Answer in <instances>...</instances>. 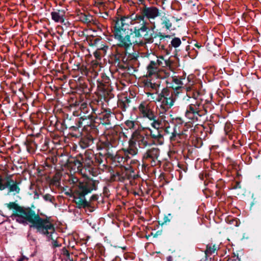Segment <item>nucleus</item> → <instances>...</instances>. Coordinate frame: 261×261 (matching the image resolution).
<instances>
[{"label": "nucleus", "mask_w": 261, "mask_h": 261, "mask_svg": "<svg viewBox=\"0 0 261 261\" xmlns=\"http://www.w3.org/2000/svg\"><path fill=\"white\" fill-rule=\"evenodd\" d=\"M146 28H139L127 16L118 19L115 24V38L117 40L118 46L124 47L127 60H135L138 57L136 51L128 52L133 44L137 43V38L142 36L141 33L146 32Z\"/></svg>", "instance_id": "nucleus-1"}, {"label": "nucleus", "mask_w": 261, "mask_h": 261, "mask_svg": "<svg viewBox=\"0 0 261 261\" xmlns=\"http://www.w3.org/2000/svg\"><path fill=\"white\" fill-rule=\"evenodd\" d=\"M6 205L9 210H14L13 216L17 222L28 225L30 228L36 229L37 232H43L44 229L49 228V220L40 217L30 207L21 206L13 202Z\"/></svg>", "instance_id": "nucleus-2"}, {"label": "nucleus", "mask_w": 261, "mask_h": 261, "mask_svg": "<svg viewBox=\"0 0 261 261\" xmlns=\"http://www.w3.org/2000/svg\"><path fill=\"white\" fill-rule=\"evenodd\" d=\"M160 10L155 6H151L148 7L146 5L140 9V13L136 14L132 13L130 15L127 16L134 22L136 25L140 23L141 27H146V32L149 29L148 25L150 23L151 25V29L153 30L155 28V19L160 16Z\"/></svg>", "instance_id": "nucleus-3"}, {"label": "nucleus", "mask_w": 261, "mask_h": 261, "mask_svg": "<svg viewBox=\"0 0 261 261\" xmlns=\"http://www.w3.org/2000/svg\"><path fill=\"white\" fill-rule=\"evenodd\" d=\"M146 94L148 100L158 102L156 108L161 119L164 118L165 114L173 106L176 100L172 92L168 88L163 89L157 96L150 92H146Z\"/></svg>", "instance_id": "nucleus-4"}, {"label": "nucleus", "mask_w": 261, "mask_h": 261, "mask_svg": "<svg viewBox=\"0 0 261 261\" xmlns=\"http://www.w3.org/2000/svg\"><path fill=\"white\" fill-rule=\"evenodd\" d=\"M96 183L92 181L79 184L74 194V200L79 207L88 205V203L85 199V195L93 190H96Z\"/></svg>", "instance_id": "nucleus-5"}, {"label": "nucleus", "mask_w": 261, "mask_h": 261, "mask_svg": "<svg viewBox=\"0 0 261 261\" xmlns=\"http://www.w3.org/2000/svg\"><path fill=\"white\" fill-rule=\"evenodd\" d=\"M131 139L140 148H145L151 144L150 135L143 130H136L132 135Z\"/></svg>", "instance_id": "nucleus-6"}, {"label": "nucleus", "mask_w": 261, "mask_h": 261, "mask_svg": "<svg viewBox=\"0 0 261 261\" xmlns=\"http://www.w3.org/2000/svg\"><path fill=\"white\" fill-rule=\"evenodd\" d=\"M201 109L202 107L198 101L195 103H191L187 109L185 116L190 120L198 121V117L203 115L201 113Z\"/></svg>", "instance_id": "nucleus-7"}, {"label": "nucleus", "mask_w": 261, "mask_h": 261, "mask_svg": "<svg viewBox=\"0 0 261 261\" xmlns=\"http://www.w3.org/2000/svg\"><path fill=\"white\" fill-rule=\"evenodd\" d=\"M49 228L44 229L43 232H39L40 234L45 235L48 241H51V245L54 247H58L61 246V243H59L57 240V236L55 231V228L53 224L49 221Z\"/></svg>", "instance_id": "nucleus-8"}, {"label": "nucleus", "mask_w": 261, "mask_h": 261, "mask_svg": "<svg viewBox=\"0 0 261 261\" xmlns=\"http://www.w3.org/2000/svg\"><path fill=\"white\" fill-rule=\"evenodd\" d=\"M20 182L14 181L10 177L5 178V186L8 188V194L17 195L20 193V189L19 185Z\"/></svg>", "instance_id": "nucleus-9"}, {"label": "nucleus", "mask_w": 261, "mask_h": 261, "mask_svg": "<svg viewBox=\"0 0 261 261\" xmlns=\"http://www.w3.org/2000/svg\"><path fill=\"white\" fill-rule=\"evenodd\" d=\"M143 117L147 118L150 121L151 126L155 129H159L161 127V120L158 118L153 111L150 109L148 112L143 115Z\"/></svg>", "instance_id": "nucleus-10"}, {"label": "nucleus", "mask_w": 261, "mask_h": 261, "mask_svg": "<svg viewBox=\"0 0 261 261\" xmlns=\"http://www.w3.org/2000/svg\"><path fill=\"white\" fill-rule=\"evenodd\" d=\"M160 154V150L157 147H152L144 153L143 158L145 160L151 159L154 161Z\"/></svg>", "instance_id": "nucleus-11"}, {"label": "nucleus", "mask_w": 261, "mask_h": 261, "mask_svg": "<svg viewBox=\"0 0 261 261\" xmlns=\"http://www.w3.org/2000/svg\"><path fill=\"white\" fill-rule=\"evenodd\" d=\"M169 80L173 82L175 85L172 87L173 89H175L174 93L175 95H177L179 94L178 90L181 89H184V87H183L184 83L181 81V79L176 76H172Z\"/></svg>", "instance_id": "nucleus-12"}, {"label": "nucleus", "mask_w": 261, "mask_h": 261, "mask_svg": "<svg viewBox=\"0 0 261 261\" xmlns=\"http://www.w3.org/2000/svg\"><path fill=\"white\" fill-rule=\"evenodd\" d=\"M52 19L56 22L63 23L64 22L65 12L63 11L58 10L51 13Z\"/></svg>", "instance_id": "nucleus-13"}, {"label": "nucleus", "mask_w": 261, "mask_h": 261, "mask_svg": "<svg viewBox=\"0 0 261 261\" xmlns=\"http://www.w3.org/2000/svg\"><path fill=\"white\" fill-rule=\"evenodd\" d=\"M156 63L154 61H150L147 66V73L149 76L155 74L158 72V67Z\"/></svg>", "instance_id": "nucleus-14"}, {"label": "nucleus", "mask_w": 261, "mask_h": 261, "mask_svg": "<svg viewBox=\"0 0 261 261\" xmlns=\"http://www.w3.org/2000/svg\"><path fill=\"white\" fill-rule=\"evenodd\" d=\"M129 146L127 150L125 151V153H128L132 155H135L137 154L138 149L136 146V144L130 139L129 141Z\"/></svg>", "instance_id": "nucleus-15"}, {"label": "nucleus", "mask_w": 261, "mask_h": 261, "mask_svg": "<svg viewBox=\"0 0 261 261\" xmlns=\"http://www.w3.org/2000/svg\"><path fill=\"white\" fill-rule=\"evenodd\" d=\"M218 249V247L215 245L212 244H207L206 245V250H205V256H209L213 254H214Z\"/></svg>", "instance_id": "nucleus-16"}, {"label": "nucleus", "mask_w": 261, "mask_h": 261, "mask_svg": "<svg viewBox=\"0 0 261 261\" xmlns=\"http://www.w3.org/2000/svg\"><path fill=\"white\" fill-rule=\"evenodd\" d=\"M138 109L142 116L146 113L148 112L151 109L148 103L146 102H142L139 106Z\"/></svg>", "instance_id": "nucleus-17"}, {"label": "nucleus", "mask_w": 261, "mask_h": 261, "mask_svg": "<svg viewBox=\"0 0 261 261\" xmlns=\"http://www.w3.org/2000/svg\"><path fill=\"white\" fill-rule=\"evenodd\" d=\"M155 62L158 65L163 67H168L170 66V61L167 59H165L163 56L158 57L157 61Z\"/></svg>", "instance_id": "nucleus-18"}, {"label": "nucleus", "mask_w": 261, "mask_h": 261, "mask_svg": "<svg viewBox=\"0 0 261 261\" xmlns=\"http://www.w3.org/2000/svg\"><path fill=\"white\" fill-rule=\"evenodd\" d=\"M162 24L164 25L166 29L169 30L172 27V23L170 20L165 16H164L161 18Z\"/></svg>", "instance_id": "nucleus-19"}, {"label": "nucleus", "mask_w": 261, "mask_h": 261, "mask_svg": "<svg viewBox=\"0 0 261 261\" xmlns=\"http://www.w3.org/2000/svg\"><path fill=\"white\" fill-rule=\"evenodd\" d=\"M181 40L179 38L175 37L171 41V45L174 48L178 47L181 44Z\"/></svg>", "instance_id": "nucleus-20"}, {"label": "nucleus", "mask_w": 261, "mask_h": 261, "mask_svg": "<svg viewBox=\"0 0 261 261\" xmlns=\"http://www.w3.org/2000/svg\"><path fill=\"white\" fill-rule=\"evenodd\" d=\"M145 87L147 88H150L153 90H156V88L159 87L158 84L153 83L150 81H146L145 83Z\"/></svg>", "instance_id": "nucleus-21"}, {"label": "nucleus", "mask_w": 261, "mask_h": 261, "mask_svg": "<svg viewBox=\"0 0 261 261\" xmlns=\"http://www.w3.org/2000/svg\"><path fill=\"white\" fill-rule=\"evenodd\" d=\"M92 16L90 15H83L81 16V20L85 23H89L92 20Z\"/></svg>", "instance_id": "nucleus-22"}, {"label": "nucleus", "mask_w": 261, "mask_h": 261, "mask_svg": "<svg viewBox=\"0 0 261 261\" xmlns=\"http://www.w3.org/2000/svg\"><path fill=\"white\" fill-rule=\"evenodd\" d=\"M43 198L45 201L53 203L54 198L50 194H46L43 196Z\"/></svg>", "instance_id": "nucleus-23"}, {"label": "nucleus", "mask_w": 261, "mask_h": 261, "mask_svg": "<svg viewBox=\"0 0 261 261\" xmlns=\"http://www.w3.org/2000/svg\"><path fill=\"white\" fill-rule=\"evenodd\" d=\"M135 123H136L135 121H132V120H127L125 122V125L129 129L134 128Z\"/></svg>", "instance_id": "nucleus-24"}, {"label": "nucleus", "mask_w": 261, "mask_h": 261, "mask_svg": "<svg viewBox=\"0 0 261 261\" xmlns=\"http://www.w3.org/2000/svg\"><path fill=\"white\" fill-rule=\"evenodd\" d=\"M5 178L4 179L2 176L0 175V190H4L6 189V186H5Z\"/></svg>", "instance_id": "nucleus-25"}, {"label": "nucleus", "mask_w": 261, "mask_h": 261, "mask_svg": "<svg viewBox=\"0 0 261 261\" xmlns=\"http://www.w3.org/2000/svg\"><path fill=\"white\" fill-rule=\"evenodd\" d=\"M78 180H79L78 178L74 176H71V177H70L69 179H68V181L70 184H76Z\"/></svg>", "instance_id": "nucleus-26"}, {"label": "nucleus", "mask_w": 261, "mask_h": 261, "mask_svg": "<svg viewBox=\"0 0 261 261\" xmlns=\"http://www.w3.org/2000/svg\"><path fill=\"white\" fill-rule=\"evenodd\" d=\"M74 164L77 166L79 170H81L80 168L82 167V163L80 161L76 160L74 162Z\"/></svg>", "instance_id": "nucleus-27"}, {"label": "nucleus", "mask_w": 261, "mask_h": 261, "mask_svg": "<svg viewBox=\"0 0 261 261\" xmlns=\"http://www.w3.org/2000/svg\"><path fill=\"white\" fill-rule=\"evenodd\" d=\"M175 127H174L173 132L172 133V135L170 137L171 140H174V138L177 136L178 135V134L176 132L175 130Z\"/></svg>", "instance_id": "nucleus-28"}, {"label": "nucleus", "mask_w": 261, "mask_h": 261, "mask_svg": "<svg viewBox=\"0 0 261 261\" xmlns=\"http://www.w3.org/2000/svg\"><path fill=\"white\" fill-rule=\"evenodd\" d=\"M145 39L147 43H150L153 42V38L152 37H146V35H145Z\"/></svg>", "instance_id": "nucleus-29"}, {"label": "nucleus", "mask_w": 261, "mask_h": 261, "mask_svg": "<svg viewBox=\"0 0 261 261\" xmlns=\"http://www.w3.org/2000/svg\"><path fill=\"white\" fill-rule=\"evenodd\" d=\"M63 254L67 256H68L69 255L68 251L65 248H64L63 249Z\"/></svg>", "instance_id": "nucleus-30"}, {"label": "nucleus", "mask_w": 261, "mask_h": 261, "mask_svg": "<svg viewBox=\"0 0 261 261\" xmlns=\"http://www.w3.org/2000/svg\"><path fill=\"white\" fill-rule=\"evenodd\" d=\"M181 96L184 99L186 98L187 100H188L190 98V97L188 96L187 94H182Z\"/></svg>", "instance_id": "nucleus-31"}, {"label": "nucleus", "mask_w": 261, "mask_h": 261, "mask_svg": "<svg viewBox=\"0 0 261 261\" xmlns=\"http://www.w3.org/2000/svg\"><path fill=\"white\" fill-rule=\"evenodd\" d=\"M24 259V257H22L18 259L17 261H23Z\"/></svg>", "instance_id": "nucleus-32"}, {"label": "nucleus", "mask_w": 261, "mask_h": 261, "mask_svg": "<svg viewBox=\"0 0 261 261\" xmlns=\"http://www.w3.org/2000/svg\"><path fill=\"white\" fill-rule=\"evenodd\" d=\"M172 257H171V256H169V257H168V258H167V260H168V261H172Z\"/></svg>", "instance_id": "nucleus-33"}, {"label": "nucleus", "mask_w": 261, "mask_h": 261, "mask_svg": "<svg viewBox=\"0 0 261 261\" xmlns=\"http://www.w3.org/2000/svg\"><path fill=\"white\" fill-rule=\"evenodd\" d=\"M94 55L96 58H98L99 57V55H98V54L96 53L94 54Z\"/></svg>", "instance_id": "nucleus-34"}, {"label": "nucleus", "mask_w": 261, "mask_h": 261, "mask_svg": "<svg viewBox=\"0 0 261 261\" xmlns=\"http://www.w3.org/2000/svg\"><path fill=\"white\" fill-rule=\"evenodd\" d=\"M165 73L166 74V76L167 77H169V72H166Z\"/></svg>", "instance_id": "nucleus-35"}, {"label": "nucleus", "mask_w": 261, "mask_h": 261, "mask_svg": "<svg viewBox=\"0 0 261 261\" xmlns=\"http://www.w3.org/2000/svg\"><path fill=\"white\" fill-rule=\"evenodd\" d=\"M158 137V135H156V136L153 135V137H154V138H157Z\"/></svg>", "instance_id": "nucleus-36"}, {"label": "nucleus", "mask_w": 261, "mask_h": 261, "mask_svg": "<svg viewBox=\"0 0 261 261\" xmlns=\"http://www.w3.org/2000/svg\"><path fill=\"white\" fill-rule=\"evenodd\" d=\"M186 89H187V91H189L190 90V88H187Z\"/></svg>", "instance_id": "nucleus-37"}, {"label": "nucleus", "mask_w": 261, "mask_h": 261, "mask_svg": "<svg viewBox=\"0 0 261 261\" xmlns=\"http://www.w3.org/2000/svg\"><path fill=\"white\" fill-rule=\"evenodd\" d=\"M165 37H167V38H168V37H169V36L167 35V36H166Z\"/></svg>", "instance_id": "nucleus-38"}]
</instances>
